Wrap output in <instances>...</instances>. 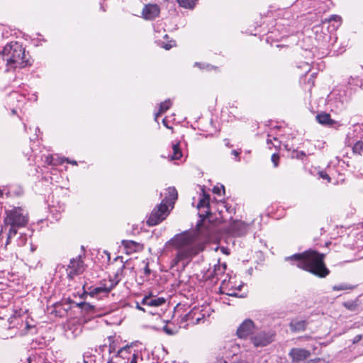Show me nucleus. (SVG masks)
<instances>
[{"label": "nucleus", "mask_w": 363, "mask_h": 363, "mask_svg": "<svg viewBox=\"0 0 363 363\" xmlns=\"http://www.w3.org/2000/svg\"><path fill=\"white\" fill-rule=\"evenodd\" d=\"M166 300L163 297H156L152 296H145L141 303L144 306H150V307H157L162 306L165 303Z\"/></svg>", "instance_id": "16"}, {"label": "nucleus", "mask_w": 363, "mask_h": 363, "mask_svg": "<svg viewBox=\"0 0 363 363\" xmlns=\"http://www.w3.org/2000/svg\"><path fill=\"white\" fill-rule=\"evenodd\" d=\"M324 257L323 254H320L316 251L310 250L302 253L286 257L284 259L296 261L298 268L308 272L316 277L324 278L330 273L329 269L324 264Z\"/></svg>", "instance_id": "2"}, {"label": "nucleus", "mask_w": 363, "mask_h": 363, "mask_svg": "<svg viewBox=\"0 0 363 363\" xmlns=\"http://www.w3.org/2000/svg\"><path fill=\"white\" fill-rule=\"evenodd\" d=\"M130 363H137L136 355H133V358L131 359Z\"/></svg>", "instance_id": "45"}, {"label": "nucleus", "mask_w": 363, "mask_h": 363, "mask_svg": "<svg viewBox=\"0 0 363 363\" xmlns=\"http://www.w3.org/2000/svg\"><path fill=\"white\" fill-rule=\"evenodd\" d=\"M267 142L268 144L272 143V140L269 138Z\"/></svg>", "instance_id": "54"}, {"label": "nucleus", "mask_w": 363, "mask_h": 363, "mask_svg": "<svg viewBox=\"0 0 363 363\" xmlns=\"http://www.w3.org/2000/svg\"><path fill=\"white\" fill-rule=\"evenodd\" d=\"M351 289V287L348 286V285L345 284H341L335 285V286H333V289L334 291H342V290H347V289Z\"/></svg>", "instance_id": "30"}, {"label": "nucleus", "mask_w": 363, "mask_h": 363, "mask_svg": "<svg viewBox=\"0 0 363 363\" xmlns=\"http://www.w3.org/2000/svg\"><path fill=\"white\" fill-rule=\"evenodd\" d=\"M135 307H136L137 309H138L140 311H143V312L146 311V310L144 308L140 306L139 303H136V306Z\"/></svg>", "instance_id": "42"}, {"label": "nucleus", "mask_w": 363, "mask_h": 363, "mask_svg": "<svg viewBox=\"0 0 363 363\" xmlns=\"http://www.w3.org/2000/svg\"><path fill=\"white\" fill-rule=\"evenodd\" d=\"M27 240H28L27 235L21 234L16 240L18 246L21 247V246L25 245Z\"/></svg>", "instance_id": "28"}, {"label": "nucleus", "mask_w": 363, "mask_h": 363, "mask_svg": "<svg viewBox=\"0 0 363 363\" xmlns=\"http://www.w3.org/2000/svg\"><path fill=\"white\" fill-rule=\"evenodd\" d=\"M273 140L275 141V142H277L278 144H279V141H278L277 138H274Z\"/></svg>", "instance_id": "53"}, {"label": "nucleus", "mask_w": 363, "mask_h": 363, "mask_svg": "<svg viewBox=\"0 0 363 363\" xmlns=\"http://www.w3.org/2000/svg\"><path fill=\"white\" fill-rule=\"evenodd\" d=\"M2 65H6V57L4 56V50L1 52H0V69L1 68Z\"/></svg>", "instance_id": "34"}, {"label": "nucleus", "mask_w": 363, "mask_h": 363, "mask_svg": "<svg viewBox=\"0 0 363 363\" xmlns=\"http://www.w3.org/2000/svg\"><path fill=\"white\" fill-rule=\"evenodd\" d=\"M240 289H241V286H239L238 289L240 290Z\"/></svg>", "instance_id": "59"}, {"label": "nucleus", "mask_w": 363, "mask_h": 363, "mask_svg": "<svg viewBox=\"0 0 363 363\" xmlns=\"http://www.w3.org/2000/svg\"><path fill=\"white\" fill-rule=\"evenodd\" d=\"M67 277L72 279L84 271V264L80 256L72 258L66 269Z\"/></svg>", "instance_id": "7"}, {"label": "nucleus", "mask_w": 363, "mask_h": 363, "mask_svg": "<svg viewBox=\"0 0 363 363\" xmlns=\"http://www.w3.org/2000/svg\"><path fill=\"white\" fill-rule=\"evenodd\" d=\"M232 154H233V155H234L235 157H238V155H239V154H240V152H239L238 151H237V150H233V151H232Z\"/></svg>", "instance_id": "44"}, {"label": "nucleus", "mask_w": 363, "mask_h": 363, "mask_svg": "<svg viewBox=\"0 0 363 363\" xmlns=\"http://www.w3.org/2000/svg\"><path fill=\"white\" fill-rule=\"evenodd\" d=\"M255 325L250 319L245 320L237 330V335L240 338H246L250 335H252L255 331Z\"/></svg>", "instance_id": "10"}, {"label": "nucleus", "mask_w": 363, "mask_h": 363, "mask_svg": "<svg viewBox=\"0 0 363 363\" xmlns=\"http://www.w3.org/2000/svg\"><path fill=\"white\" fill-rule=\"evenodd\" d=\"M289 355L293 362H298L308 359L311 356V352L303 348H292Z\"/></svg>", "instance_id": "12"}, {"label": "nucleus", "mask_w": 363, "mask_h": 363, "mask_svg": "<svg viewBox=\"0 0 363 363\" xmlns=\"http://www.w3.org/2000/svg\"><path fill=\"white\" fill-rule=\"evenodd\" d=\"M145 274H149L150 273V269H149L147 266L145 267Z\"/></svg>", "instance_id": "50"}, {"label": "nucleus", "mask_w": 363, "mask_h": 363, "mask_svg": "<svg viewBox=\"0 0 363 363\" xmlns=\"http://www.w3.org/2000/svg\"><path fill=\"white\" fill-rule=\"evenodd\" d=\"M318 174H319L320 177H321L322 179H326L328 182H330V177L325 172L320 171V172H319Z\"/></svg>", "instance_id": "35"}, {"label": "nucleus", "mask_w": 363, "mask_h": 363, "mask_svg": "<svg viewBox=\"0 0 363 363\" xmlns=\"http://www.w3.org/2000/svg\"><path fill=\"white\" fill-rule=\"evenodd\" d=\"M342 305L349 311L352 312H355L358 311L359 305L356 301H345L342 303Z\"/></svg>", "instance_id": "24"}, {"label": "nucleus", "mask_w": 363, "mask_h": 363, "mask_svg": "<svg viewBox=\"0 0 363 363\" xmlns=\"http://www.w3.org/2000/svg\"><path fill=\"white\" fill-rule=\"evenodd\" d=\"M198 0H177L179 4L186 9H192Z\"/></svg>", "instance_id": "25"}, {"label": "nucleus", "mask_w": 363, "mask_h": 363, "mask_svg": "<svg viewBox=\"0 0 363 363\" xmlns=\"http://www.w3.org/2000/svg\"><path fill=\"white\" fill-rule=\"evenodd\" d=\"M82 309L85 311H92L94 309V306L89 303H84L82 304Z\"/></svg>", "instance_id": "32"}, {"label": "nucleus", "mask_w": 363, "mask_h": 363, "mask_svg": "<svg viewBox=\"0 0 363 363\" xmlns=\"http://www.w3.org/2000/svg\"><path fill=\"white\" fill-rule=\"evenodd\" d=\"M362 338V335H356L354 338V340H353V342L354 343H356V342H358Z\"/></svg>", "instance_id": "41"}, {"label": "nucleus", "mask_w": 363, "mask_h": 363, "mask_svg": "<svg viewBox=\"0 0 363 363\" xmlns=\"http://www.w3.org/2000/svg\"><path fill=\"white\" fill-rule=\"evenodd\" d=\"M272 162L274 164V167H277L279 164V157L277 154H273L271 157Z\"/></svg>", "instance_id": "31"}, {"label": "nucleus", "mask_w": 363, "mask_h": 363, "mask_svg": "<svg viewBox=\"0 0 363 363\" xmlns=\"http://www.w3.org/2000/svg\"><path fill=\"white\" fill-rule=\"evenodd\" d=\"M274 334L270 331L255 330L250 336V341L256 347H265L274 340Z\"/></svg>", "instance_id": "6"}, {"label": "nucleus", "mask_w": 363, "mask_h": 363, "mask_svg": "<svg viewBox=\"0 0 363 363\" xmlns=\"http://www.w3.org/2000/svg\"><path fill=\"white\" fill-rule=\"evenodd\" d=\"M35 250L36 247L33 244H30V251L33 252Z\"/></svg>", "instance_id": "47"}, {"label": "nucleus", "mask_w": 363, "mask_h": 363, "mask_svg": "<svg viewBox=\"0 0 363 363\" xmlns=\"http://www.w3.org/2000/svg\"><path fill=\"white\" fill-rule=\"evenodd\" d=\"M340 101L342 103V104H344L345 102L347 101V97L344 95V96H340Z\"/></svg>", "instance_id": "40"}, {"label": "nucleus", "mask_w": 363, "mask_h": 363, "mask_svg": "<svg viewBox=\"0 0 363 363\" xmlns=\"http://www.w3.org/2000/svg\"><path fill=\"white\" fill-rule=\"evenodd\" d=\"M203 191V196L200 199L199 202L197 205V208L199 209H201V208H206L207 210L205 211L204 214H199L200 217L206 218L211 213L209 211V200H210V196L208 194H205L204 190L202 189Z\"/></svg>", "instance_id": "17"}, {"label": "nucleus", "mask_w": 363, "mask_h": 363, "mask_svg": "<svg viewBox=\"0 0 363 363\" xmlns=\"http://www.w3.org/2000/svg\"><path fill=\"white\" fill-rule=\"evenodd\" d=\"M143 17L146 20H153L160 14V8L156 4L146 5L143 9Z\"/></svg>", "instance_id": "14"}, {"label": "nucleus", "mask_w": 363, "mask_h": 363, "mask_svg": "<svg viewBox=\"0 0 363 363\" xmlns=\"http://www.w3.org/2000/svg\"><path fill=\"white\" fill-rule=\"evenodd\" d=\"M205 318V315L202 313L200 308L194 307L188 313H186L184 320L190 324L196 325L200 323Z\"/></svg>", "instance_id": "11"}, {"label": "nucleus", "mask_w": 363, "mask_h": 363, "mask_svg": "<svg viewBox=\"0 0 363 363\" xmlns=\"http://www.w3.org/2000/svg\"><path fill=\"white\" fill-rule=\"evenodd\" d=\"M307 323L303 320L295 319L291 320L289 324L291 331L297 333L303 331L306 327Z\"/></svg>", "instance_id": "18"}, {"label": "nucleus", "mask_w": 363, "mask_h": 363, "mask_svg": "<svg viewBox=\"0 0 363 363\" xmlns=\"http://www.w3.org/2000/svg\"><path fill=\"white\" fill-rule=\"evenodd\" d=\"M115 350L114 347L111 345H109V352L111 353Z\"/></svg>", "instance_id": "48"}, {"label": "nucleus", "mask_w": 363, "mask_h": 363, "mask_svg": "<svg viewBox=\"0 0 363 363\" xmlns=\"http://www.w3.org/2000/svg\"><path fill=\"white\" fill-rule=\"evenodd\" d=\"M164 202H161L157 205L151 212L148 220L147 221L150 226H153L159 224L164 220L169 213L168 206H165Z\"/></svg>", "instance_id": "5"}, {"label": "nucleus", "mask_w": 363, "mask_h": 363, "mask_svg": "<svg viewBox=\"0 0 363 363\" xmlns=\"http://www.w3.org/2000/svg\"><path fill=\"white\" fill-rule=\"evenodd\" d=\"M227 295L230 296H238V294L235 292L227 293Z\"/></svg>", "instance_id": "46"}, {"label": "nucleus", "mask_w": 363, "mask_h": 363, "mask_svg": "<svg viewBox=\"0 0 363 363\" xmlns=\"http://www.w3.org/2000/svg\"><path fill=\"white\" fill-rule=\"evenodd\" d=\"M24 97L21 95H20L18 92L14 91L11 93L9 97V103L13 104L14 101H16L18 103L23 102V99Z\"/></svg>", "instance_id": "26"}, {"label": "nucleus", "mask_w": 363, "mask_h": 363, "mask_svg": "<svg viewBox=\"0 0 363 363\" xmlns=\"http://www.w3.org/2000/svg\"><path fill=\"white\" fill-rule=\"evenodd\" d=\"M177 191L174 187H169L165 189L164 198L162 200L161 202H164L165 200L167 201L164 203L165 206H171L172 208H173V205L176 200L177 199Z\"/></svg>", "instance_id": "15"}, {"label": "nucleus", "mask_w": 363, "mask_h": 363, "mask_svg": "<svg viewBox=\"0 0 363 363\" xmlns=\"http://www.w3.org/2000/svg\"><path fill=\"white\" fill-rule=\"evenodd\" d=\"M250 229V224L242 220H233L228 227L229 233L236 237L245 235Z\"/></svg>", "instance_id": "8"}, {"label": "nucleus", "mask_w": 363, "mask_h": 363, "mask_svg": "<svg viewBox=\"0 0 363 363\" xmlns=\"http://www.w3.org/2000/svg\"><path fill=\"white\" fill-rule=\"evenodd\" d=\"M195 65H198L199 66V65H200V64L198 63V62H196Z\"/></svg>", "instance_id": "57"}, {"label": "nucleus", "mask_w": 363, "mask_h": 363, "mask_svg": "<svg viewBox=\"0 0 363 363\" xmlns=\"http://www.w3.org/2000/svg\"><path fill=\"white\" fill-rule=\"evenodd\" d=\"M162 123H163L164 125H165L167 128H171L170 127H169V126L167 125V123H166V118H164V119L162 120Z\"/></svg>", "instance_id": "49"}, {"label": "nucleus", "mask_w": 363, "mask_h": 363, "mask_svg": "<svg viewBox=\"0 0 363 363\" xmlns=\"http://www.w3.org/2000/svg\"><path fill=\"white\" fill-rule=\"evenodd\" d=\"M46 162L50 165H56L57 164V163L54 162V159L52 155H49L46 157Z\"/></svg>", "instance_id": "37"}, {"label": "nucleus", "mask_w": 363, "mask_h": 363, "mask_svg": "<svg viewBox=\"0 0 363 363\" xmlns=\"http://www.w3.org/2000/svg\"><path fill=\"white\" fill-rule=\"evenodd\" d=\"M4 224L9 226L6 245H8L13 237L17 234V229L25 227L28 221V213L22 207H13L5 211Z\"/></svg>", "instance_id": "3"}, {"label": "nucleus", "mask_w": 363, "mask_h": 363, "mask_svg": "<svg viewBox=\"0 0 363 363\" xmlns=\"http://www.w3.org/2000/svg\"><path fill=\"white\" fill-rule=\"evenodd\" d=\"M363 150V142L357 141L353 146V152L354 153L360 154Z\"/></svg>", "instance_id": "27"}, {"label": "nucleus", "mask_w": 363, "mask_h": 363, "mask_svg": "<svg viewBox=\"0 0 363 363\" xmlns=\"http://www.w3.org/2000/svg\"><path fill=\"white\" fill-rule=\"evenodd\" d=\"M317 121L324 125H333L335 122L330 118V115L326 113H320L315 116Z\"/></svg>", "instance_id": "19"}, {"label": "nucleus", "mask_w": 363, "mask_h": 363, "mask_svg": "<svg viewBox=\"0 0 363 363\" xmlns=\"http://www.w3.org/2000/svg\"><path fill=\"white\" fill-rule=\"evenodd\" d=\"M169 157L172 160H179L182 157V152L179 143L172 145V155Z\"/></svg>", "instance_id": "23"}, {"label": "nucleus", "mask_w": 363, "mask_h": 363, "mask_svg": "<svg viewBox=\"0 0 363 363\" xmlns=\"http://www.w3.org/2000/svg\"><path fill=\"white\" fill-rule=\"evenodd\" d=\"M169 245L177 250L175 257L171 261V267L182 262V267L185 268L194 256L203 250V245L196 242V236L188 232L177 234L167 242L166 246Z\"/></svg>", "instance_id": "1"}, {"label": "nucleus", "mask_w": 363, "mask_h": 363, "mask_svg": "<svg viewBox=\"0 0 363 363\" xmlns=\"http://www.w3.org/2000/svg\"><path fill=\"white\" fill-rule=\"evenodd\" d=\"M172 106V101L170 99L165 100L160 104L159 111L155 114V120L157 121V118L160 115L167 111Z\"/></svg>", "instance_id": "21"}, {"label": "nucleus", "mask_w": 363, "mask_h": 363, "mask_svg": "<svg viewBox=\"0 0 363 363\" xmlns=\"http://www.w3.org/2000/svg\"><path fill=\"white\" fill-rule=\"evenodd\" d=\"M289 262H292V264H296L297 266V262L294 260H288Z\"/></svg>", "instance_id": "51"}, {"label": "nucleus", "mask_w": 363, "mask_h": 363, "mask_svg": "<svg viewBox=\"0 0 363 363\" xmlns=\"http://www.w3.org/2000/svg\"><path fill=\"white\" fill-rule=\"evenodd\" d=\"M273 145H274V147H277V144H273Z\"/></svg>", "instance_id": "58"}, {"label": "nucleus", "mask_w": 363, "mask_h": 363, "mask_svg": "<svg viewBox=\"0 0 363 363\" xmlns=\"http://www.w3.org/2000/svg\"><path fill=\"white\" fill-rule=\"evenodd\" d=\"M233 363H249L245 359H239L233 362Z\"/></svg>", "instance_id": "39"}, {"label": "nucleus", "mask_w": 363, "mask_h": 363, "mask_svg": "<svg viewBox=\"0 0 363 363\" xmlns=\"http://www.w3.org/2000/svg\"><path fill=\"white\" fill-rule=\"evenodd\" d=\"M226 270V264H220L219 262L214 264L213 269H209L206 274L207 279H213L216 278L219 279V277L223 275Z\"/></svg>", "instance_id": "13"}, {"label": "nucleus", "mask_w": 363, "mask_h": 363, "mask_svg": "<svg viewBox=\"0 0 363 363\" xmlns=\"http://www.w3.org/2000/svg\"><path fill=\"white\" fill-rule=\"evenodd\" d=\"M175 45V43L174 41H171L168 43H163V45H162V48H164L165 50H169L171 49L172 47H174Z\"/></svg>", "instance_id": "36"}, {"label": "nucleus", "mask_w": 363, "mask_h": 363, "mask_svg": "<svg viewBox=\"0 0 363 363\" xmlns=\"http://www.w3.org/2000/svg\"><path fill=\"white\" fill-rule=\"evenodd\" d=\"M6 57V71L12 69L22 68L28 65L26 59L25 49L17 42H11L4 48Z\"/></svg>", "instance_id": "4"}, {"label": "nucleus", "mask_w": 363, "mask_h": 363, "mask_svg": "<svg viewBox=\"0 0 363 363\" xmlns=\"http://www.w3.org/2000/svg\"><path fill=\"white\" fill-rule=\"evenodd\" d=\"M163 330L168 335H173L174 333L167 326L163 328Z\"/></svg>", "instance_id": "38"}, {"label": "nucleus", "mask_w": 363, "mask_h": 363, "mask_svg": "<svg viewBox=\"0 0 363 363\" xmlns=\"http://www.w3.org/2000/svg\"><path fill=\"white\" fill-rule=\"evenodd\" d=\"M122 245L129 252L136 251L140 247V244L133 240H123Z\"/></svg>", "instance_id": "22"}, {"label": "nucleus", "mask_w": 363, "mask_h": 363, "mask_svg": "<svg viewBox=\"0 0 363 363\" xmlns=\"http://www.w3.org/2000/svg\"><path fill=\"white\" fill-rule=\"evenodd\" d=\"M11 112H12L13 114H15L16 113V110L15 108H13L11 110Z\"/></svg>", "instance_id": "52"}, {"label": "nucleus", "mask_w": 363, "mask_h": 363, "mask_svg": "<svg viewBox=\"0 0 363 363\" xmlns=\"http://www.w3.org/2000/svg\"><path fill=\"white\" fill-rule=\"evenodd\" d=\"M341 17L338 15H332L328 18V22L335 21L337 23L336 28L339 27L341 24Z\"/></svg>", "instance_id": "29"}, {"label": "nucleus", "mask_w": 363, "mask_h": 363, "mask_svg": "<svg viewBox=\"0 0 363 363\" xmlns=\"http://www.w3.org/2000/svg\"><path fill=\"white\" fill-rule=\"evenodd\" d=\"M130 347L128 345L121 347V349H119L118 350V352H116V354H115L114 357H112L108 359L107 363H118L116 361L114 360V358H118V357L125 358V357L124 356V353H127V355H128L130 353Z\"/></svg>", "instance_id": "20"}, {"label": "nucleus", "mask_w": 363, "mask_h": 363, "mask_svg": "<svg viewBox=\"0 0 363 363\" xmlns=\"http://www.w3.org/2000/svg\"><path fill=\"white\" fill-rule=\"evenodd\" d=\"M119 282V280L115 279H110L108 281H105V283L100 286L90 289L89 294L91 296H94L98 294H108Z\"/></svg>", "instance_id": "9"}, {"label": "nucleus", "mask_w": 363, "mask_h": 363, "mask_svg": "<svg viewBox=\"0 0 363 363\" xmlns=\"http://www.w3.org/2000/svg\"><path fill=\"white\" fill-rule=\"evenodd\" d=\"M65 160L67 161V162H68L69 164H74V165L77 164V162L74 160L71 161L69 159H65Z\"/></svg>", "instance_id": "43"}, {"label": "nucleus", "mask_w": 363, "mask_h": 363, "mask_svg": "<svg viewBox=\"0 0 363 363\" xmlns=\"http://www.w3.org/2000/svg\"><path fill=\"white\" fill-rule=\"evenodd\" d=\"M221 190H223V191H225L223 185H221L220 186H216L213 188V192L218 195H220Z\"/></svg>", "instance_id": "33"}, {"label": "nucleus", "mask_w": 363, "mask_h": 363, "mask_svg": "<svg viewBox=\"0 0 363 363\" xmlns=\"http://www.w3.org/2000/svg\"><path fill=\"white\" fill-rule=\"evenodd\" d=\"M83 363H88L86 360H85V357L84 356V362Z\"/></svg>", "instance_id": "56"}, {"label": "nucleus", "mask_w": 363, "mask_h": 363, "mask_svg": "<svg viewBox=\"0 0 363 363\" xmlns=\"http://www.w3.org/2000/svg\"><path fill=\"white\" fill-rule=\"evenodd\" d=\"M29 328H30V326L28 324H26V329L29 330Z\"/></svg>", "instance_id": "55"}]
</instances>
